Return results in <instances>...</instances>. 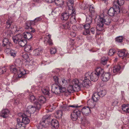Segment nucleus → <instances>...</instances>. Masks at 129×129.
Segmentation results:
<instances>
[{"mask_svg": "<svg viewBox=\"0 0 129 129\" xmlns=\"http://www.w3.org/2000/svg\"><path fill=\"white\" fill-rule=\"evenodd\" d=\"M107 17L104 16L103 15H99L96 17L98 19L97 20L96 29L98 30L101 31H104L103 26L104 24L106 25L110 24L111 22L110 18L107 19Z\"/></svg>", "mask_w": 129, "mask_h": 129, "instance_id": "f257e3e1", "label": "nucleus"}, {"mask_svg": "<svg viewBox=\"0 0 129 129\" xmlns=\"http://www.w3.org/2000/svg\"><path fill=\"white\" fill-rule=\"evenodd\" d=\"M117 54L119 57H122V58L124 59H125L126 56L128 55V53H127L124 50H121L118 51Z\"/></svg>", "mask_w": 129, "mask_h": 129, "instance_id": "a211bd4d", "label": "nucleus"}, {"mask_svg": "<svg viewBox=\"0 0 129 129\" xmlns=\"http://www.w3.org/2000/svg\"><path fill=\"white\" fill-rule=\"evenodd\" d=\"M70 12H71L70 14V23L72 24H75L77 22L76 20L75 15L76 12L75 10H73V11H70Z\"/></svg>", "mask_w": 129, "mask_h": 129, "instance_id": "f8f14e48", "label": "nucleus"}, {"mask_svg": "<svg viewBox=\"0 0 129 129\" xmlns=\"http://www.w3.org/2000/svg\"><path fill=\"white\" fill-rule=\"evenodd\" d=\"M92 21V18L90 16H89L86 18V23L90 24Z\"/></svg>", "mask_w": 129, "mask_h": 129, "instance_id": "09e8293b", "label": "nucleus"}, {"mask_svg": "<svg viewBox=\"0 0 129 129\" xmlns=\"http://www.w3.org/2000/svg\"><path fill=\"white\" fill-rule=\"evenodd\" d=\"M104 72V71L100 67L97 68L95 71L92 72L91 73L90 72H88L85 74L86 78H90L91 81H97L100 76Z\"/></svg>", "mask_w": 129, "mask_h": 129, "instance_id": "f03ea898", "label": "nucleus"}, {"mask_svg": "<svg viewBox=\"0 0 129 129\" xmlns=\"http://www.w3.org/2000/svg\"><path fill=\"white\" fill-rule=\"evenodd\" d=\"M31 22V21L27 22L26 23L25 28L28 30L30 32L34 33L35 31L36 30L34 28L31 27V25H34Z\"/></svg>", "mask_w": 129, "mask_h": 129, "instance_id": "4468645a", "label": "nucleus"}, {"mask_svg": "<svg viewBox=\"0 0 129 129\" xmlns=\"http://www.w3.org/2000/svg\"><path fill=\"white\" fill-rule=\"evenodd\" d=\"M20 118L17 119V123L16 125L17 128H20V129H25L26 127L25 125L21 121Z\"/></svg>", "mask_w": 129, "mask_h": 129, "instance_id": "6ab92c4d", "label": "nucleus"}, {"mask_svg": "<svg viewBox=\"0 0 129 129\" xmlns=\"http://www.w3.org/2000/svg\"><path fill=\"white\" fill-rule=\"evenodd\" d=\"M82 112L83 114L88 115L90 113V110L87 107H85L82 109Z\"/></svg>", "mask_w": 129, "mask_h": 129, "instance_id": "b1692460", "label": "nucleus"}, {"mask_svg": "<svg viewBox=\"0 0 129 129\" xmlns=\"http://www.w3.org/2000/svg\"><path fill=\"white\" fill-rule=\"evenodd\" d=\"M82 80H79L76 79H73L72 80L70 81V85L73 86L76 90L79 91L80 90L81 88L82 87Z\"/></svg>", "mask_w": 129, "mask_h": 129, "instance_id": "423d86ee", "label": "nucleus"}, {"mask_svg": "<svg viewBox=\"0 0 129 129\" xmlns=\"http://www.w3.org/2000/svg\"><path fill=\"white\" fill-rule=\"evenodd\" d=\"M121 69V67L119 65L115 66L114 67L113 70L114 73H120V71Z\"/></svg>", "mask_w": 129, "mask_h": 129, "instance_id": "ea45409f", "label": "nucleus"}, {"mask_svg": "<svg viewBox=\"0 0 129 129\" xmlns=\"http://www.w3.org/2000/svg\"><path fill=\"white\" fill-rule=\"evenodd\" d=\"M2 46L3 47H6V49L5 50V52L7 54H10V47L12 46L11 42L9 41L8 39L5 38L3 41Z\"/></svg>", "mask_w": 129, "mask_h": 129, "instance_id": "6e6552de", "label": "nucleus"}, {"mask_svg": "<svg viewBox=\"0 0 129 129\" xmlns=\"http://www.w3.org/2000/svg\"><path fill=\"white\" fill-rule=\"evenodd\" d=\"M101 75V78L104 82H106L108 81L110 78V74L109 73H103Z\"/></svg>", "mask_w": 129, "mask_h": 129, "instance_id": "dca6fc26", "label": "nucleus"}, {"mask_svg": "<svg viewBox=\"0 0 129 129\" xmlns=\"http://www.w3.org/2000/svg\"><path fill=\"white\" fill-rule=\"evenodd\" d=\"M98 94L100 97H103L106 94V92L105 90H101L98 92Z\"/></svg>", "mask_w": 129, "mask_h": 129, "instance_id": "37998d69", "label": "nucleus"}, {"mask_svg": "<svg viewBox=\"0 0 129 129\" xmlns=\"http://www.w3.org/2000/svg\"><path fill=\"white\" fill-rule=\"evenodd\" d=\"M21 27L19 26H16V32H18V31H21Z\"/></svg>", "mask_w": 129, "mask_h": 129, "instance_id": "69168bd1", "label": "nucleus"}, {"mask_svg": "<svg viewBox=\"0 0 129 129\" xmlns=\"http://www.w3.org/2000/svg\"><path fill=\"white\" fill-rule=\"evenodd\" d=\"M24 50L26 52H30L32 50V48L31 45H26L25 46Z\"/></svg>", "mask_w": 129, "mask_h": 129, "instance_id": "58836bf2", "label": "nucleus"}, {"mask_svg": "<svg viewBox=\"0 0 129 129\" xmlns=\"http://www.w3.org/2000/svg\"><path fill=\"white\" fill-rule=\"evenodd\" d=\"M56 114L59 117L61 118L62 114V111L60 110H58L56 112Z\"/></svg>", "mask_w": 129, "mask_h": 129, "instance_id": "5fc2aeb1", "label": "nucleus"}, {"mask_svg": "<svg viewBox=\"0 0 129 129\" xmlns=\"http://www.w3.org/2000/svg\"><path fill=\"white\" fill-rule=\"evenodd\" d=\"M54 2L56 5L60 6L63 4L64 1L63 0H54Z\"/></svg>", "mask_w": 129, "mask_h": 129, "instance_id": "a19ab883", "label": "nucleus"}, {"mask_svg": "<svg viewBox=\"0 0 129 129\" xmlns=\"http://www.w3.org/2000/svg\"><path fill=\"white\" fill-rule=\"evenodd\" d=\"M81 106H78L76 105L64 106L62 108V109L63 111H67L69 110V107H71L75 108L77 107H80Z\"/></svg>", "mask_w": 129, "mask_h": 129, "instance_id": "c9c22d12", "label": "nucleus"}, {"mask_svg": "<svg viewBox=\"0 0 129 129\" xmlns=\"http://www.w3.org/2000/svg\"><path fill=\"white\" fill-rule=\"evenodd\" d=\"M90 32L89 29H85L83 32V34L84 35H86L88 34L90 35Z\"/></svg>", "mask_w": 129, "mask_h": 129, "instance_id": "13d9d810", "label": "nucleus"}, {"mask_svg": "<svg viewBox=\"0 0 129 129\" xmlns=\"http://www.w3.org/2000/svg\"><path fill=\"white\" fill-rule=\"evenodd\" d=\"M23 57V58L27 60V61H29L30 59L29 58V57L28 56V54L27 53H25V54H24L22 55Z\"/></svg>", "mask_w": 129, "mask_h": 129, "instance_id": "864d4df0", "label": "nucleus"}, {"mask_svg": "<svg viewBox=\"0 0 129 129\" xmlns=\"http://www.w3.org/2000/svg\"><path fill=\"white\" fill-rule=\"evenodd\" d=\"M51 90L53 93L57 94L60 93V92H65L66 89L64 87L61 86L59 85L54 84L52 85Z\"/></svg>", "mask_w": 129, "mask_h": 129, "instance_id": "39448f33", "label": "nucleus"}, {"mask_svg": "<svg viewBox=\"0 0 129 129\" xmlns=\"http://www.w3.org/2000/svg\"><path fill=\"white\" fill-rule=\"evenodd\" d=\"M50 116L49 117L48 116H45L43 117V118L38 124L37 126L38 129H42L43 127H45L48 126L49 124L48 119L50 118Z\"/></svg>", "mask_w": 129, "mask_h": 129, "instance_id": "0eeeda50", "label": "nucleus"}, {"mask_svg": "<svg viewBox=\"0 0 129 129\" xmlns=\"http://www.w3.org/2000/svg\"><path fill=\"white\" fill-rule=\"evenodd\" d=\"M57 50L55 48H52L50 49V52L51 54H54L56 52Z\"/></svg>", "mask_w": 129, "mask_h": 129, "instance_id": "4d7b16f0", "label": "nucleus"}, {"mask_svg": "<svg viewBox=\"0 0 129 129\" xmlns=\"http://www.w3.org/2000/svg\"><path fill=\"white\" fill-rule=\"evenodd\" d=\"M87 7V6L84 4H82L80 6V8L82 9H85Z\"/></svg>", "mask_w": 129, "mask_h": 129, "instance_id": "680f3d73", "label": "nucleus"}, {"mask_svg": "<svg viewBox=\"0 0 129 129\" xmlns=\"http://www.w3.org/2000/svg\"><path fill=\"white\" fill-rule=\"evenodd\" d=\"M70 84L69 85V86L68 87L67 89L65 92L66 93H68V94H70L71 92H73L74 91H78L76 90L75 87L72 85H70Z\"/></svg>", "mask_w": 129, "mask_h": 129, "instance_id": "4be33fe9", "label": "nucleus"}, {"mask_svg": "<svg viewBox=\"0 0 129 129\" xmlns=\"http://www.w3.org/2000/svg\"><path fill=\"white\" fill-rule=\"evenodd\" d=\"M108 61L107 57H103L102 58L101 62L104 65H106Z\"/></svg>", "mask_w": 129, "mask_h": 129, "instance_id": "79ce46f5", "label": "nucleus"}, {"mask_svg": "<svg viewBox=\"0 0 129 129\" xmlns=\"http://www.w3.org/2000/svg\"><path fill=\"white\" fill-rule=\"evenodd\" d=\"M118 103V101L117 100L114 101L112 105L114 106H115L117 105Z\"/></svg>", "mask_w": 129, "mask_h": 129, "instance_id": "338daca9", "label": "nucleus"}, {"mask_svg": "<svg viewBox=\"0 0 129 129\" xmlns=\"http://www.w3.org/2000/svg\"><path fill=\"white\" fill-rule=\"evenodd\" d=\"M70 35L72 37H75L76 35V32L75 31H72L70 33Z\"/></svg>", "mask_w": 129, "mask_h": 129, "instance_id": "0e129e2a", "label": "nucleus"}, {"mask_svg": "<svg viewBox=\"0 0 129 129\" xmlns=\"http://www.w3.org/2000/svg\"><path fill=\"white\" fill-rule=\"evenodd\" d=\"M10 69L11 72L14 74L17 73L18 77H22V78L25 77V75L26 73L25 70L22 68H20V67H17L16 66L13 65L10 66Z\"/></svg>", "mask_w": 129, "mask_h": 129, "instance_id": "7ed1b4c3", "label": "nucleus"}, {"mask_svg": "<svg viewBox=\"0 0 129 129\" xmlns=\"http://www.w3.org/2000/svg\"><path fill=\"white\" fill-rule=\"evenodd\" d=\"M12 21L10 20H8L6 22V24L8 27H10L12 23Z\"/></svg>", "mask_w": 129, "mask_h": 129, "instance_id": "052dcab7", "label": "nucleus"}, {"mask_svg": "<svg viewBox=\"0 0 129 129\" xmlns=\"http://www.w3.org/2000/svg\"><path fill=\"white\" fill-rule=\"evenodd\" d=\"M29 100L30 101L32 102H34L36 100H37L35 98V96L33 95L30 96L29 98Z\"/></svg>", "mask_w": 129, "mask_h": 129, "instance_id": "6e6d98bb", "label": "nucleus"}, {"mask_svg": "<svg viewBox=\"0 0 129 129\" xmlns=\"http://www.w3.org/2000/svg\"><path fill=\"white\" fill-rule=\"evenodd\" d=\"M7 34V37L8 38L10 37H12L13 33L12 31L10 30H8L6 33Z\"/></svg>", "mask_w": 129, "mask_h": 129, "instance_id": "49530a36", "label": "nucleus"}, {"mask_svg": "<svg viewBox=\"0 0 129 129\" xmlns=\"http://www.w3.org/2000/svg\"><path fill=\"white\" fill-rule=\"evenodd\" d=\"M27 43L26 40L22 38L17 44L21 47H24L26 45Z\"/></svg>", "mask_w": 129, "mask_h": 129, "instance_id": "473e14b6", "label": "nucleus"}, {"mask_svg": "<svg viewBox=\"0 0 129 129\" xmlns=\"http://www.w3.org/2000/svg\"><path fill=\"white\" fill-rule=\"evenodd\" d=\"M70 10L68 11L62 13L60 17L61 19L62 20L67 21L70 16V14L71 12H70Z\"/></svg>", "mask_w": 129, "mask_h": 129, "instance_id": "2eb2a0df", "label": "nucleus"}, {"mask_svg": "<svg viewBox=\"0 0 129 129\" xmlns=\"http://www.w3.org/2000/svg\"><path fill=\"white\" fill-rule=\"evenodd\" d=\"M90 23H86V24L84 25V27L85 29H89V28L90 27Z\"/></svg>", "mask_w": 129, "mask_h": 129, "instance_id": "bf43d9fd", "label": "nucleus"}, {"mask_svg": "<svg viewBox=\"0 0 129 129\" xmlns=\"http://www.w3.org/2000/svg\"><path fill=\"white\" fill-rule=\"evenodd\" d=\"M56 13V12L55 11V10L54 9L53 10H52V12H51V13L52 15H54V14H55Z\"/></svg>", "mask_w": 129, "mask_h": 129, "instance_id": "774afa93", "label": "nucleus"}, {"mask_svg": "<svg viewBox=\"0 0 129 129\" xmlns=\"http://www.w3.org/2000/svg\"><path fill=\"white\" fill-rule=\"evenodd\" d=\"M13 40L14 43L17 44L22 38V36L20 34H18L13 37Z\"/></svg>", "mask_w": 129, "mask_h": 129, "instance_id": "412c9836", "label": "nucleus"}, {"mask_svg": "<svg viewBox=\"0 0 129 129\" xmlns=\"http://www.w3.org/2000/svg\"><path fill=\"white\" fill-rule=\"evenodd\" d=\"M51 35H48L47 36L44 38L45 40L44 41L45 43V42H47L50 45H52L53 44L52 40L51 39Z\"/></svg>", "mask_w": 129, "mask_h": 129, "instance_id": "c756f323", "label": "nucleus"}, {"mask_svg": "<svg viewBox=\"0 0 129 129\" xmlns=\"http://www.w3.org/2000/svg\"><path fill=\"white\" fill-rule=\"evenodd\" d=\"M35 106L30 105L28 106L27 109L24 112V114L29 116L31 113H34L37 110L39 111L41 108V106L40 104L38 102H35Z\"/></svg>", "mask_w": 129, "mask_h": 129, "instance_id": "20e7f679", "label": "nucleus"}, {"mask_svg": "<svg viewBox=\"0 0 129 129\" xmlns=\"http://www.w3.org/2000/svg\"><path fill=\"white\" fill-rule=\"evenodd\" d=\"M42 19L41 17H39L36 18L34 20L31 21V23L35 25L39 21H41Z\"/></svg>", "mask_w": 129, "mask_h": 129, "instance_id": "4c0bfd02", "label": "nucleus"}, {"mask_svg": "<svg viewBox=\"0 0 129 129\" xmlns=\"http://www.w3.org/2000/svg\"><path fill=\"white\" fill-rule=\"evenodd\" d=\"M41 50L40 48H38L34 50L33 51L34 54L36 56H38L41 53Z\"/></svg>", "mask_w": 129, "mask_h": 129, "instance_id": "e433bc0d", "label": "nucleus"}, {"mask_svg": "<svg viewBox=\"0 0 129 129\" xmlns=\"http://www.w3.org/2000/svg\"><path fill=\"white\" fill-rule=\"evenodd\" d=\"M129 105L127 104L123 105L122 106V110L126 113H129Z\"/></svg>", "mask_w": 129, "mask_h": 129, "instance_id": "7c9ffc66", "label": "nucleus"}, {"mask_svg": "<svg viewBox=\"0 0 129 129\" xmlns=\"http://www.w3.org/2000/svg\"><path fill=\"white\" fill-rule=\"evenodd\" d=\"M123 40V37L122 36H119L116 38L115 41L118 43H120L122 42Z\"/></svg>", "mask_w": 129, "mask_h": 129, "instance_id": "c03bdc74", "label": "nucleus"}, {"mask_svg": "<svg viewBox=\"0 0 129 129\" xmlns=\"http://www.w3.org/2000/svg\"><path fill=\"white\" fill-rule=\"evenodd\" d=\"M74 2L73 0H67V4L68 7V9L70 11L75 10L73 7Z\"/></svg>", "mask_w": 129, "mask_h": 129, "instance_id": "5701e85b", "label": "nucleus"}, {"mask_svg": "<svg viewBox=\"0 0 129 129\" xmlns=\"http://www.w3.org/2000/svg\"><path fill=\"white\" fill-rule=\"evenodd\" d=\"M16 52L13 50H10V51L9 55L11 56L14 57L16 56Z\"/></svg>", "mask_w": 129, "mask_h": 129, "instance_id": "8fccbe9b", "label": "nucleus"}, {"mask_svg": "<svg viewBox=\"0 0 129 129\" xmlns=\"http://www.w3.org/2000/svg\"><path fill=\"white\" fill-rule=\"evenodd\" d=\"M95 28H91L90 29V35L91 34H94L95 33Z\"/></svg>", "mask_w": 129, "mask_h": 129, "instance_id": "e2e57ef3", "label": "nucleus"}, {"mask_svg": "<svg viewBox=\"0 0 129 129\" xmlns=\"http://www.w3.org/2000/svg\"><path fill=\"white\" fill-rule=\"evenodd\" d=\"M71 24L70 22H67L66 23H63L62 24L61 27L62 28L69 29L70 28Z\"/></svg>", "mask_w": 129, "mask_h": 129, "instance_id": "72a5a7b5", "label": "nucleus"}, {"mask_svg": "<svg viewBox=\"0 0 129 129\" xmlns=\"http://www.w3.org/2000/svg\"><path fill=\"white\" fill-rule=\"evenodd\" d=\"M9 112V111L8 110L5 109L2 111L0 115L3 118H5L8 116Z\"/></svg>", "mask_w": 129, "mask_h": 129, "instance_id": "a878e982", "label": "nucleus"}, {"mask_svg": "<svg viewBox=\"0 0 129 129\" xmlns=\"http://www.w3.org/2000/svg\"><path fill=\"white\" fill-rule=\"evenodd\" d=\"M94 102L92 101V100H89L87 101V104L88 107L89 108H93L95 106Z\"/></svg>", "mask_w": 129, "mask_h": 129, "instance_id": "2f4dec72", "label": "nucleus"}, {"mask_svg": "<svg viewBox=\"0 0 129 129\" xmlns=\"http://www.w3.org/2000/svg\"><path fill=\"white\" fill-rule=\"evenodd\" d=\"M81 115V112L78 109L74 110L71 113V117L74 121H76L78 117H80Z\"/></svg>", "mask_w": 129, "mask_h": 129, "instance_id": "9d476101", "label": "nucleus"}, {"mask_svg": "<svg viewBox=\"0 0 129 129\" xmlns=\"http://www.w3.org/2000/svg\"><path fill=\"white\" fill-rule=\"evenodd\" d=\"M46 101V99L45 97L42 96H40L38 98L37 100V101L35 102H38L39 104H41V106L42 104L44 103Z\"/></svg>", "mask_w": 129, "mask_h": 129, "instance_id": "393cba45", "label": "nucleus"}, {"mask_svg": "<svg viewBox=\"0 0 129 129\" xmlns=\"http://www.w3.org/2000/svg\"><path fill=\"white\" fill-rule=\"evenodd\" d=\"M53 79L55 83L57 85H59V80L60 79H59L58 77L57 76H54L53 77Z\"/></svg>", "mask_w": 129, "mask_h": 129, "instance_id": "de8ad7c7", "label": "nucleus"}, {"mask_svg": "<svg viewBox=\"0 0 129 129\" xmlns=\"http://www.w3.org/2000/svg\"><path fill=\"white\" fill-rule=\"evenodd\" d=\"M124 2V0H115L113 3L114 7H116L119 8V6H120L123 5Z\"/></svg>", "mask_w": 129, "mask_h": 129, "instance_id": "aec40b11", "label": "nucleus"}, {"mask_svg": "<svg viewBox=\"0 0 129 129\" xmlns=\"http://www.w3.org/2000/svg\"><path fill=\"white\" fill-rule=\"evenodd\" d=\"M100 96L97 92L94 93L92 96V99L94 102H96L99 99Z\"/></svg>", "mask_w": 129, "mask_h": 129, "instance_id": "f704fd0d", "label": "nucleus"}, {"mask_svg": "<svg viewBox=\"0 0 129 129\" xmlns=\"http://www.w3.org/2000/svg\"><path fill=\"white\" fill-rule=\"evenodd\" d=\"M33 35L30 33L25 32L23 34V36L24 38L29 40L33 37Z\"/></svg>", "mask_w": 129, "mask_h": 129, "instance_id": "cd10ccee", "label": "nucleus"}, {"mask_svg": "<svg viewBox=\"0 0 129 129\" xmlns=\"http://www.w3.org/2000/svg\"><path fill=\"white\" fill-rule=\"evenodd\" d=\"M51 126L55 128H57L59 126V123L58 121L56 119L52 120L51 122Z\"/></svg>", "mask_w": 129, "mask_h": 129, "instance_id": "bb28decb", "label": "nucleus"}, {"mask_svg": "<svg viewBox=\"0 0 129 129\" xmlns=\"http://www.w3.org/2000/svg\"><path fill=\"white\" fill-rule=\"evenodd\" d=\"M89 79L86 78L85 76L84 80L83 81H82V87H84L86 88H89L91 84L90 81Z\"/></svg>", "mask_w": 129, "mask_h": 129, "instance_id": "f3484780", "label": "nucleus"}, {"mask_svg": "<svg viewBox=\"0 0 129 129\" xmlns=\"http://www.w3.org/2000/svg\"><path fill=\"white\" fill-rule=\"evenodd\" d=\"M59 80V85L61 86L66 88V87H67L69 84L70 79L63 77L61 78Z\"/></svg>", "mask_w": 129, "mask_h": 129, "instance_id": "9b49d317", "label": "nucleus"}, {"mask_svg": "<svg viewBox=\"0 0 129 129\" xmlns=\"http://www.w3.org/2000/svg\"><path fill=\"white\" fill-rule=\"evenodd\" d=\"M115 52H116V50L114 49L113 48L109 50V55L111 56Z\"/></svg>", "mask_w": 129, "mask_h": 129, "instance_id": "603ef678", "label": "nucleus"}, {"mask_svg": "<svg viewBox=\"0 0 129 129\" xmlns=\"http://www.w3.org/2000/svg\"><path fill=\"white\" fill-rule=\"evenodd\" d=\"M7 70V69L5 67H0V75L5 73Z\"/></svg>", "mask_w": 129, "mask_h": 129, "instance_id": "a18cd8bd", "label": "nucleus"}, {"mask_svg": "<svg viewBox=\"0 0 129 129\" xmlns=\"http://www.w3.org/2000/svg\"><path fill=\"white\" fill-rule=\"evenodd\" d=\"M89 10L92 15H94L95 14L94 9L92 6H90L89 7Z\"/></svg>", "mask_w": 129, "mask_h": 129, "instance_id": "3c124183", "label": "nucleus"}, {"mask_svg": "<svg viewBox=\"0 0 129 129\" xmlns=\"http://www.w3.org/2000/svg\"><path fill=\"white\" fill-rule=\"evenodd\" d=\"M114 7L113 5L112 7L109 10L108 14L109 15L111 16H113L115 14H117L120 12L119 8Z\"/></svg>", "mask_w": 129, "mask_h": 129, "instance_id": "1a4fd4ad", "label": "nucleus"}, {"mask_svg": "<svg viewBox=\"0 0 129 129\" xmlns=\"http://www.w3.org/2000/svg\"><path fill=\"white\" fill-rule=\"evenodd\" d=\"M19 116H21L19 118H20V120H22V122L25 124L26 125L28 124L30 122V120L28 117H27V116L26 115L25 116H23L24 114L21 113H19L18 114Z\"/></svg>", "mask_w": 129, "mask_h": 129, "instance_id": "ddd939ff", "label": "nucleus"}, {"mask_svg": "<svg viewBox=\"0 0 129 129\" xmlns=\"http://www.w3.org/2000/svg\"><path fill=\"white\" fill-rule=\"evenodd\" d=\"M42 92L45 94L50 95V89L48 87H46L44 88L42 87L41 89Z\"/></svg>", "mask_w": 129, "mask_h": 129, "instance_id": "c85d7f7f", "label": "nucleus"}]
</instances>
